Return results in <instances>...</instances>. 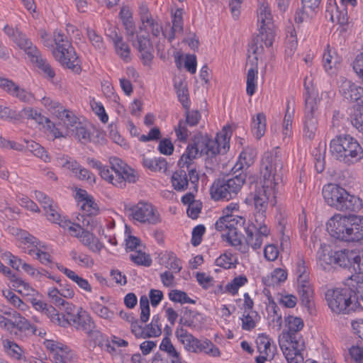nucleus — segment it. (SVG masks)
Wrapping results in <instances>:
<instances>
[{
  "instance_id": "1",
  "label": "nucleus",
  "mask_w": 363,
  "mask_h": 363,
  "mask_svg": "<svg viewBox=\"0 0 363 363\" xmlns=\"http://www.w3.org/2000/svg\"><path fill=\"white\" fill-rule=\"evenodd\" d=\"M35 198L42 205L47 219L54 223H58L69 235L76 238L79 242L91 252L99 254L104 248V244L92 233L85 230L79 224L69 220L62 219L57 204L44 193L35 191Z\"/></svg>"
},
{
  "instance_id": "2",
  "label": "nucleus",
  "mask_w": 363,
  "mask_h": 363,
  "mask_svg": "<svg viewBox=\"0 0 363 363\" xmlns=\"http://www.w3.org/2000/svg\"><path fill=\"white\" fill-rule=\"evenodd\" d=\"M304 322L300 317L288 315L284 318V329L279 335L280 349L287 363H303L306 343L300 332Z\"/></svg>"
},
{
  "instance_id": "3",
  "label": "nucleus",
  "mask_w": 363,
  "mask_h": 363,
  "mask_svg": "<svg viewBox=\"0 0 363 363\" xmlns=\"http://www.w3.org/2000/svg\"><path fill=\"white\" fill-rule=\"evenodd\" d=\"M357 285L354 279H346L344 286L328 289L325 299L329 308L336 314H349L361 308L359 299L363 301V286Z\"/></svg>"
},
{
  "instance_id": "4",
  "label": "nucleus",
  "mask_w": 363,
  "mask_h": 363,
  "mask_svg": "<svg viewBox=\"0 0 363 363\" xmlns=\"http://www.w3.org/2000/svg\"><path fill=\"white\" fill-rule=\"evenodd\" d=\"M326 228L332 237L342 241L359 242L363 240L362 216L335 214L328 220Z\"/></svg>"
},
{
  "instance_id": "5",
  "label": "nucleus",
  "mask_w": 363,
  "mask_h": 363,
  "mask_svg": "<svg viewBox=\"0 0 363 363\" xmlns=\"http://www.w3.org/2000/svg\"><path fill=\"white\" fill-rule=\"evenodd\" d=\"M87 163L90 167L99 170L103 179L119 188L125 187L127 182L135 183L138 179L137 172L116 157L109 158L110 169L93 158H88Z\"/></svg>"
},
{
  "instance_id": "6",
  "label": "nucleus",
  "mask_w": 363,
  "mask_h": 363,
  "mask_svg": "<svg viewBox=\"0 0 363 363\" xmlns=\"http://www.w3.org/2000/svg\"><path fill=\"white\" fill-rule=\"evenodd\" d=\"M278 153V148L264 152L260 167L261 187L269 191L272 189L275 193L282 182V164Z\"/></svg>"
},
{
  "instance_id": "7",
  "label": "nucleus",
  "mask_w": 363,
  "mask_h": 363,
  "mask_svg": "<svg viewBox=\"0 0 363 363\" xmlns=\"http://www.w3.org/2000/svg\"><path fill=\"white\" fill-rule=\"evenodd\" d=\"M323 196L329 206L337 210L357 211L362 207L359 197L350 194L345 189L334 184L323 186Z\"/></svg>"
},
{
  "instance_id": "8",
  "label": "nucleus",
  "mask_w": 363,
  "mask_h": 363,
  "mask_svg": "<svg viewBox=\"0 0 363 363\" xmlns=\"http://www.w3.org/2000/svg\"><path fill=\"white\" fill-rule=\"evenodd\" d=\"M120 218L119 214L113 211L105 212L101 217L97 219L91 218L83 221V226L85 230H89L97 238H99L94 233L96 230L98 235L104 237L107 242L113 246L118 245L117 239L114 234L116 228V222Z\"/></svg>"
},
{
  "instance_id": "9",
  "label": "nucleus",
  "mask_w": 363,
  "mask_h": 363,
  "mask_svg": "<svg viewBox=\"0 0 363 363\" xmlns=\"http://www.w3.org/2000/svg\"><path fill=\"white\" fill-rule=\"evenodd\" d=\"M330 150L336 159L348 164L363 157L362 148L354 138H334L330 141Z\"/></svg>"
},
{
  "instance_id": "10",
  "label": "nucleus",
  "mask_w": 363,
  "mask_h": 363,
  "mask_svg": "<svg viewBox=\"0 0 363 363\" xmlns=\"http://www.w3.org/2000/svg\"><path fill=\"white\" fill-rule=\"evenodd\" d=\"M245 182V176L239 174L228 179H217L210 188L211 198L214 201H229L235 198Z\"/></svg>"
},
{
  "instance_id": "11",
  "label": "nucleus",
  "mask_w": 363,
  "mask_h": 363,
  "mask_svg": "<svg viewBox=\"0 0 363 363\" xmlns=\"http://www.w3.org/2000/svg\"><path fill=\"white\" fill-rule=\"evenodd\" d=\"M245 233V242L253 250L259 249L264 238L271 235V228L264 220L255 218V222L248 220L242 225Z\"/></svg>"
},
{
  "instance_id": "12",
  "label": "nucleus",
  "mask_w": 363,
  "mask_h": 363,
  "mask_svg": "<svg viewBox=\"0 0 363 363\" xmlns=\"http://www.w3.org/2000/svg\"><path fill=\"white\" fill-rule=\"evenodd\" d=\"M9 233L20 242L25 252L33 259L37 258L38 255H41L50 248L45 243L40 241L26 230L16 227H10L9 228Z\"/></svg>"
},
{
  "instance_id": "13",
  "label": "nucleus",
  "mask_w": 363,
  "mask_h": 363,
  "mask_svg": "<svg viewBox=\"0 0 363 363\" xmlns=\"http://www.w3.org/2000/svg\"><path fill=\"white\" fill-rule=\"evenodd\" d=\"M131 218L140 224L156 225L161 222L157 208L151 203L140 201L129 208Z\"/></svg>"
},
{
  "instance_id": "14",
  "label": "nucleus",
  "mask_w": 363,
  "mask_h": 363,
  "mask_svg": "<svg viewBox=\"0 0 363 363\" xmlns=\"http://www.w3.org/2000/svg\"><path fill=\"white\" fill-rule=\"evenodd\" d=\"M194 145L201 155L213 157L225 153L230 147V138H196Z\"/></svg>"
},
{
  "instance_id": "15",
  "label": "nucleus",
  "mask_w": 363,
  "mask_h": 363,
  "mask_svg": "<svg viewBox=\"0 0 363 363\" xmlns=\"http://www.w3.org/2000/svg\"><path fill=\"white\" fill-rule=\"evenodd\" d=\"M74 315L69 325L77 330L84 332L90 339L97 340L102 337L101 332L96 329L95 323L87 311L79 307Z\"/></svg>"
},
{
  "instance_id": "16",
  "label": "nucleus",
  "mask_w": 363,
  "mask_h": 363,
  "mask_svg": "<svg viewBox=\"0 0 363 363\" xmlns=\"http://www.w3.org/2000/svg\"><path fill=\"white\" fill-rule=\"evenodd\" d=\"M240 212V204L232 202L228 203L222 210V216L215 223L216 230H223L225 228L233 225L242 226L245 224L246 218L243 216L236 215Z\"/></svg>"
},
{
  "instance_id": "17",
  "label": "nucleus",
  "mask_w": 363,
  "mask_h": 363,
  "mask_svg": "<svg viewBox=\"0 0 363 363\" xmlns=\"http://www.w3.org/2000/svg\"><path fill=\"white\" fill-rule=\"evenodd\" d=\"M274 40V33L272 30L268 32L260 31L259 34L253 39L248 48L249 62H251L252 65H254V60L255 61V65H257V60L262 58L264 46L266 48L271 47Z\"/></svg>"
},
{
  "instance_id": "18",
  "label": "nucleus",
  "mask_w": 363,
  "mask_h": 363,
  "mask_svg": "<svg viewBox=\"0 0 363 363\" xmlns=\"http://www.w3.org/2000/svg\"><path fill=\"white\" fill-rule=\"evenodd\" d=\"M199 153L194 144L189 145L178 161V166L180 168H187L190 184L194 190L197 191L199 180V174L196 167L193 164V160Z\"/></svg>"
},
{
  "instance_id": "19",
  "label": "nucleus",
  "mask_w": 363,
  "mask_h": 363,
  "mask_svg": "<svg viewBox=\"0 0 363 363\" xmlns=\"http://www.w3.org/2000/svg\"><path fill=\"white\" fill-rule=\"evenodd\" d=\"M8 37L21 50H23L30 59L37 55L39 50L33 45L32 42L18 28L6 25L4 28Z\"/></svg>"
},
{
  "instance_id": "20",
  "label": "nucleus",
  "mask_w": 363,
  "mask_h": 363,
  "mask_svg": "<svg viewBox=\"0 0 363 363\" xmlns=\"http://www.w3.org/2000/svg\"><path fill=\"white\" fill-rule=\"evenodd\" d=\"M43 345L52 354L55 363L71 362L75 357L73 350L62 342L45 340Z\"/></svg>"
},
{
  "instance_id": "21",
  "label": "nucleus",
  "mask_w": 363,
  "mask_h": 363,
  "mask_svg": "<svg viewBox=\"0 0 363 363\" xmlns=\"http://www.w3.org/2000/svg\"><path fill=\"white\" fill-rule=\"evenodd\" d=\"M276 193L273 190H267L264 188H259L254 197V203L256 210L255 214V218L263 220L265 217L264 213L266 212L269 204L272 206L276 203Z\"/></svg>"
},
{
  "instance_id": "22",
  "label": "nucleus",
  "mask_w": 363,
  "mask_h": 363,
  "mask_svg": "<svg viewBox=\"0 0 363 363\" xmlns=\"http://www.w3.org/2000/svg\"><path fill=\"white\" fill-rule=\"evenodd\" d=\"M74 197L79 208L87 216H96L100 213L99 205L86 190L77 189Z\"/></svg>"
},
{
  "instance_id": "23",
  "label": "nucleus",
  "mask_w": 363,
  "mask_h": 363,
  "mask_svg": "<svg viewBox=\"0 0 363 363\" xmlns=\"http://www.w3.org/2000/svg\"><path fill=\"white\" fill-rule=\"evenodd\" d=\"M13 320L4 317L6 323L9 324V329H4L11 334L15 335H29L36 334V329L23 317L21 316L17 312L12 313Z\"/></svg>"
},
{
  "instance_id": "24",
  "label": "nucleus",
  "mask_w": 363,
  "mask_h": 363,
  "mask_svg": "<svg viewBox=\"0 0 363 363\" xmlns=\"http://www.w3.org/2000/svg\"><path fill=\"white\" fill-rule=\"evenodd\" d=\"M53 55L62 65L76 73L81 71L80 60L72 45L63 48L60 51H53Z\"/></svg>"
},
{
  "instance_id": "25",
  "label": "nucleus",
  "mask_w": 363,
  "mask_h": 363,
  "mask_svg": "<svg viewBox=\"0 0 363 363\" xmlns=\"http://www.w3.org/2000/svg\"><path fill=\"white\" fill-rule=\"evenodd\" d=\"M0 87L10 95L16 97L24 103L32 104L34 100V96L32 93L21 88L8 79L0 77Z\"/></svg>"
},
{
  "instance_id": "26",
  "label": "nucleus",
  "mask_w": 363,
  "mask_h": 363,
  "mask_svg": "<svg viewBox=\"0 0 363 363\" xmlns=\"http://www.w3.org/2000/svg\"><path fill=\"white\" fill-rule=\"evenodd\" d=\"M2 347L4 353L11 359L19 363H32L26 357L23 347L10 339L2 340Z\"/></svg>"
},
{
  "instance_id": "27",
  "label": "nucleus",
  "mask_w": 363,
  "mask_h": 363,
  "mask_svg": "<svg viewBox=\"0 0 363 363\" xmlns=\"http://www.w3.org/2000/svg\"><path fill=\"white\" fill-rule=\"evenodd\" d=\"M339 83V91L345 99L357 101L363 96V87L343 77L340 78Z\"/></svg>"
},
{
  "instance_id": "28",
  "label": "nucleus",
  "mask_w": 363,
  "mask_h": 363,
  "mask_svg": "<svg viewBox=\"0 0 363 363\" xmlns=\"http://www.w3.org/2000/svg\"><path fill=\"white\" fill-rule=\"evenodd\" d=\"M175 336L178 341L184 346L185 350L191 353H199L201 340L195 337L186 330L182 328H177Z\"/></svg>"
},
{
  "instance_id": "29",
  "label": "nucleus",
  "mask_w": 363,
  "mask_h": 363,
  "mask_svg": "<svg viewBox=\"0 0 363 363\" xmlns=\"http://www.w3.org/2000/svg\"><path fill=\"white\" fill-rule=\"evenodd\" d=\"M257 21L259 25L260 31H273V23L271 11L269 5L264 1H259L257 9Z\"/></svg>"
},
{
  "instance_id": "30",
  "label": "nucleus",
  "mask_w": 363,
  "mask_h": 363,
  "mask_svg": "<svg viewBox=\"0 0 363 363\" xmlns=\"http://www.w3.org/2000/svg\"><path fill=\"white\" fill-rule=\"evenodd\" d=\"M56 267L68 279L75 283L79 288L88 293H91L92 291V287L87 279H84L74 271L68 269L60 264L57 263Z\"/></svg>"
},
{
  "instance_id": "31",
  "label": "nucleus",
  "mask_w": 363,
  "mask_h": 363,
  "mask_svg": "<svg viewBox=\"0 0 363 363\" xmlns=\"http://www.w3.org/2000/svg\"><path fill=\"white\" fill-rule=\"evenodd\" d=\"M172 26L171 27L170 31L167 32L166 30V33H163V38H167L169 42H172L177 35L183 33V18L182 11L181 9L176 10L172 16Z\"/></svg>"
},
{
  "instance_id": "32",
  "label": "nucleus",
  "mask_w": 363,
  "mask_h": 363,
  "mask_svg": "<svg viewBox=\"0 0 363 363\" xmlns=\"http://www.w3.org/2000/svg\"><path fill=\"white\" fill-rule=\"evenodd\" d=\"M238 225L229 226L223 230H218L222 233L223 239L229 245L240 250L242 247V234L238 233Z\"/></svg>"
},
{
  "instance_id": "33",
  "label": "nucleus",
  "mask_w": 363,
  "mask_h": 363,
  "mask_svg": "<svg viewBox=\"0 0 363 363\" xmlns=\"http://www.w3.org/2000/svg\"><path fill=\"white\" fill-rule=\"evenodd\" d=\"M317 259L318 264L323 269H326L334 264L335 252L333 251L330 245L323 244L317 252Z\"/></svg>"
},
{
  "instance_id": "34",
  "label": "nucleus",
  "mask_w": 363,
  "mask_h": 363,
  "mask_svg": "<svg viewBox=\"0 0 363 363\" xmlns=\"http://www.w3.org/2000/svg\"><path fill=\"white\" fill-rule=\"evenodd\" d=\"M143 165L145 168L154 172L166 174L169 169V164L163 157H145L143 158Z\"/></svg>"
},
{
  "instance_id": "35",
  "label": "nucleus",
  "mask_w": 363,
  "mask_h": 363,
  "mask_svg": "<svg viewBox=\"0 0 363 363\" xmlns=\"http://www.w3.org/2000/svg\"><path fill=\"white\" fill-rule=\"evenodd\" d=\"M9 281L11 284V287L23 296L32 298L38 294V291L28 282L15 274L11 277Z\"/></svg>"
},
{
  "instance_id": "36",
  "label": "nucleus",
  "mask_w": 363,
  "mask_h": 363,
  "mask_svg": "<svg viewBox=\"0 0 363 363\" xmlns=\"http://www.w3.org/2000/svg\"><path fill=\"white\" fill-rule=\"evenodd\" d=\"M31 62L38 67L43 72L44 77L49 80H52L55 76V72L51 67L48 60L44 58L40 52L39 51L37 55H35L30 58Z\"/></svg>"
},
{
  "instance_id": "37",
  "label": "nucleus",
  "mask_w": 363,
  "mask_h": 363,
  "mask_svg": "<svg viewBox=\"0 0 363 363\" xmlns=\"http://www.w3.org/2000/svg\"><path fill=\"white\" fill-rule=\"evenodd\" d=\"M256 156V149L250 147L245 148L240 154L235 168L237 169L248 168L255 162Z\"/></svg>"
},
{
  "instance_id": "38",
  "label": "nucleus",
  "mask_w": 363,
  "mask_h": 363,
  "mask_svg": "<svg viewBox=\"0 0 363 363\" xmlns=\"http://www.w3.org/2000/svg\"><path fill=\"white\" fill-rule=\"evenodd\" d=\"M256 342L259 354H264V355L269 356L272 358L274 357L276 347L272 339L267 335L264 334L259 335L257 337Z\"/></svg>"
},
{
  "instance_id": "39",
  "label": "nucleus",
  "mask_w": 363,
  "mask_h": 363,
  "mask_svg": "<svg viewBox=\"0 0 363 363\" xmlns=\"http://www.w3.org/2000/svg\"><path fill=\"white\" fill-rule=\"evenodd\" d=\"M287 279V272L282 268L274 269L269 274L262 277V282L267 286H275L284 282Z\"/></svg>"
},
{
  "instance_id": "40",
  "label": "nucleus",
  "mask_w": 363,
  "mask_h": 363,
  "mask_svg": "<svg viewBox=\"0 0 363 363\" xmlns=\"http://www.w3.org/2000/svg\"><path fill=\"white\" fill-rule=\"evenodd\" d=\"M352 267L354 274L347 279H354L357 285H362L363 289V250L356 252Z\"/></svg>"
},
{
  "instance_id": "41",
  "label": "nucleus",
  "mask_w": 363,
  "mask_h": 363,
  "mask_svg": "<svg viewBox=\"0 0 363 363\" xmlns=\"http://www.w3.org/2000/svg\"><path fill=\"white\" fill-rule=\"evenodd\" d=\"M189 175L183 169L175 171L171 177V184L174 189L178 191H185L189 186Z\"/></svg>"
},
{
  "instance_id": "42",
  "label": "nucleus",
  "mask_w": 363,
  "mask_h": 363,
  "mask_svg": "<svg viewBox=\"0 0 363 363\" xmlns=\"http://www.w3.org/2000/svg\"><path fill=\"white\" fill-rule=\"evenodd\" d=\"M140 29L149 32L153 38L163 37V33H166L159 21L153 17L141 23Z\"/></svg>"
},
{
  "instance_id": "43",
  "label": "nucleus",
  "mask_w": 363,
  "mask_h": 363,
  "mask_svg": "<svg viewBox=\"0 0 363 363\" xmlns=\"http://www.w3.org/2000/svg\"><path fill=\"white\" fill-rule=\"evenodd\" d=\"M119 15L128 36L133 38L135 32V26L133 20L132 11L128 7L124 6L121 9Z\"/></svg>"
},
{
  "instance_id": "44",
  "label": "nucleus",
  "mask_w": 363,
  "mask_h": 363,
  "mask_svg": "<svg viewBox=\"0 0 363 363\" xmlns=\"http://www.w3.org/2000/svg\"><path fill=\"white\" fill-rule=\"evenodd\" d=\"M355 253L356 252L348 250L335 252V260L334 261V264H338L342 267H352Z\"/></svg>"
},
{
  "instance_id": "45",
  "label": "nucleus",
  "mask_w": 363,
  "mask_h": 363,
  "mask_svg": "<svg viewBox=\"0 0 363 363\" xmlns=\"http://www.w3.org/2000/svg\"><path fill=\"white\" fill-rule=\"evenodd\" d=\"M69 256L71 259L79 267H91L94 264V259L91 257L90 255L78 252L75 250H72L69 252Z\"/></svg>"
},
{
  "instance_id": "46",
  "label": "nucleus",
  "mask_w": 363,
  "mask_h": 363,
  "mask_svg": "<svg viewBox=\"0 0 363 363\" xmlns=\"http://www.w3.org/2000/svg\"><path fill=\"white\" fill-rule=\"evenodd\" d=\"M154 138H141V141L147 142ZM158 139L157 149L160 154L169 156L173 154L174 146L172 140L168 138H155Z\"/></svg>"
},
{
  "instance_id": "47",
  "label": "nucleus",
  "mask_w": 363,
  "mask_h": 363,
  "mask_svg": "<svg viewBox=\"0 0 363 363\" xmlns=\"http://www.w3.org/2000/svg\"><path fill=\"white\" fill-rule=\"evenodd\" d=\"M295 109L291 105L290 101H287L285 115L282 123V134L285 135L292 134V122L294 116Z\"/></svg>"
},
{
  "instance_id": "48",
  "label": "nucleus",
  "mask_w": 363,
  "mask_h": 363,
  "mask_svg": "<svg viewBox=\"0 0 363 363\" xmlns=\"http://www.w3.org/2000/svg\"><path fill=\"white\" fill-rule=\"evenodd\" d=\"M144 333L145 338L156 337L162 334V325L158 315L152 317L151 323L144 328Z\"/></svg>"
},
{
  "instance_id": "49",
  "label": "nucleus",
  "mask_w": 363,
  "mask_h": 363,
  "mask_svg": "<svg viewBox=\"0 0 363 363\" xmlns=\"http://www.w3.org/2000/svg\"><path fill=\"white\" fill-rule=\"evenodd\" d=\"M323 62L325 69L328 72L340 63V58L335 52L328 46L323 56Z\"/></svg>"
},
{
  "instance_id": "50",
  "label": "nucleus",
  "mask_w": 363,
  "mask_h": 363,
  "mask_svg": "<svg viewBox=\"0 0 363 363\" xmlns=\"http://www.w3.org/2000/svg\"><path fill=\"white\" fill-rule=\"evenodd\" d=\"M144 249L140 248L132 252L130 255V258L138 265L149 267L152 263V259L150 255L145 252Z\"/></svg>"
},
{
  "instance_id": "51",
  "label": "nucleus",
  "mask_w": 363,
  "mask_h": 363,
  "mask_svg": "<svg viewBox=\"0 0 363 363\" xmlns=\"http://www.w3.org/2000/svg\"><path fill=\"white\" fill-rule=\"evenodd\" d=\"M174 86L179 101L182 103L184 108H188L190 103L186 84L184 82L179 81L175 83Z\"/></svg>"
},
{
  "instance_id": "52",
  "label": "nucleus",
  "mask_w": 363,
  "mask_h": 363,
  "mask_svg": "<svg viewBox=\"0 0 363 363\" xmlns=\"http://www.w3.org/2000/svg\"><path fill=\"white\" fill-rule=\"evenodd\" d=\"M257 65L249 69L247 74V94L249 96H252L257 87Z\"/></svg>"
},
{
  "instance_id": "53",
  "label": "nucleus",
  "mask_w": 363,
  "mask_h": 363,
  "mask_svg": "<svg viewBox=\"0 0 363 363\" xmlns=\"http://www.w3.org/2000/svg\"><path fill=\"white\" fill-rule=\"evenodd\" d=\"M241 320L242 328L245 330H251L256 326L259 320V316L254 311H245Z\"/></svg>"
},
{
  "instance_id": "54",
  "label": "nucleus",
  "mask_w": 363,
  "mask_h": 363,
  "mask_svg": "<svg viewBox=\"0 0 363 363\" xmlns=\"http://www.w3.org/2000/svg\"><path fill=\"white\" fill-rule=\"evenodd\" d=\"M57 161L59 166L70 171L73 176L77 172L80 166L75 160L68 156L62 155V157H59Z\"/></svg>"
},
{
  "instance_id": "55",
  "label": "nucleus",
  "mask_w": 363,
  "mask_h": 363,
  "mask_svg": "<svg viewBox=\"0 0 363 363\" xmlns=\"http://www.w3.org/2000/svg\"><path fill=\"white\" fill-rule=\"evenodd\" d=\"M266 130V116L263 113H259L253 118L252 131L257 136H264Z\"/></svg>"
},
{
  "instance_id": "56",
  "label": "nucleus",
  "mask_w": 363,
  "mask_h": 363,
  "mask_svg": "<svg viewBox=\"0 0 363 363\" xmlns=\"http://www.w3.org/2000/svg\"><path fill=\"white\" fill-rule=\"evenodd\" d=\"M93 312L99 318L106 320H112L114 318V312L111 311L108 307L100 304L98 302H94L91 306Z\"/></svg>"
},
{
  "instance_id": "57",
  "label": "nucleus",
  "mask_w": 363,
  "mask_h": 363,
  "mask_svg": "<svg viewBox=\"0 0 363 363\" xmlns=\"http://www.w3.org/2000/svg\"><path fill=\"white\" fill-rule=\"evenodd\" d=\"M288 33H289V35H287L285 54L287 58H291L294 55L296 50L298 42L296 32L293 28H289Z\"/></svg>"
},
{
  "instance_id": "58",
  "label": "nucleus",
  "mask_w": 363,
  "mask_h": 363,
  "mask_svg": "<svg viewBox=\"0 0 363 363\" xmlns=\"http://www.w3.org/2000/svg\"><path fill=\"white\" fill-rule=\"evenodd\" d=\"M200 352H203L213 357H219L221 355V352L219 348L207 339L201 340L199 347V353Z\"/></svg>"
},
{
  "instance_id": "59",
  "label": "nucleus",
  "mask_w": 363,
  "mask_h": 363,
  "mask_svg": "<svg viewBox=\"0 0 363 363\" xmlns=\"http://www.w3.org/2000/svg\"><path fill=\"white\" fill-rule=\"evenodd\" d=\"M352 125L363 134V105L357 104L351 113Z\"/></svg>"
},
{
  "instance_id": "60",
  "label": "nucleus",
  "mask_w": 363,
  "mask_h": 363,
  "mask_svg": "<svg viewBox=\"0 0 363 363\" xmlns=\"http://www.w3.org/2000/svg\"><path fill=\"white\" fill-rule=\"evenodd\" d=\"M247 283V279L245 275H240L235 277L231 281L225 286V291L235 295L238 293L239 289Z\"/></svg>"
},
{
  "instance_id": "61",
  "label": "nucleus",
  "mask_w": 363,
  "mask_h": 363,
  "mask_svg": "<svg viewBox=\"0 0 363 363\" xmlns=\"http://www.w3.org/2000/svg\"><path fill=\"white\" fill-rule=\"evenodd\" d=\"M23 270L32 279L38 281H40L48 274L47 270L43 268H36L28 263L23 264Z\"/></svg>"
},
{
  "instance_id": "62",
  "label": "nucleus",
  "mask_w": 363,
  "mask_h": 363,
  "mask_svg": "<svg viewBox=\"0 0 363 363\" xmlns=\"http://www.w3.org/2000/svg\"><path fill=\"white\" fill-rule=\"evenodd\" d=\"M113 44L118 55H119L123 60L129 62L131 59L130 49L128 45L123 40V38L113 43Z\"/></svg>"
},
{
  "instance_id": "63",
  "label": "nucleus",
  "mask_w": 363,
  "mask_h": 363,
  "mask_svg": "<svg viewBox=\"0 0 363 363\" xmlns=\"http://www.w3.org/2000/svg\"><path fill=\"white\" fill-rule=\"evenodd\" d=\"M57 118L63 121L69 131L77 125V123L79 122L77 116L72 111L65 108L62 109Z\"/></svg>"
},
{
  "instance_id": "64",
  "label": "nucleus",
  "mask_w": 363,
  "mask_h": 363,
  "mask_svg": "<svg viewBox=\"0 0 363 363\" xmlns=\"http://www.w3.org/2000/svg\"><path fill=\"white\" fill-rule=\"evenodd\" d=\"M42 104L56 117L60 113L64 108L63 106L57 101L52 99L50 97H43L41 99Z\"/></svg>"
}]
</instances>
